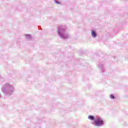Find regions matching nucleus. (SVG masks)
<instances>
[{
    "label": "nucleus",
    "instance_id": "f257e3e1",
    "mask_svg": "<svg viewBox=\"0 0 128 128\" xmlns=\"http://www.w3.org/2000/svg\"><path fill=\"white\" fill-rule=\"evenodd\" d=\"M94 124L96 126H100L104 124V121L100 118H98L94 121Z\"/></svg>",
    "mask_w": 128,
    "mask_h": 128
},
{
    "label": "nucleus",
    "instance_id": "f03ea898",
    "mask_svg": "<svg viewBox=\"0 0 128 128\" xmlns=\"http://www.w3.org/2000/svg\"><path fill=\"white\" fill-rule=\"evenodd\" d=\"M92 36L93 38H96V33L94 30H92Z\"/></svg>",
    "mask_w": 128,
    "mask_h": 128
},
{
    "label": "nucleus",
    "instance_id": "7ed1b4c3",
    "mask_svg": "<svg viewBox=\"0 0 128 128\" xmlns=\"http://www.w3.org/2000/svg\"><path fill=\"white\" fill-rule=\"evenodd\" d=\"M88 118L90 120H94V117L90 115L88 116Z\"/></svg>",
    "mask_w": 128,
    "mask_h": 128
},
{
    "label": "nucleus",
    "instance_id": "20e7f679",
    "mask_svg": "<svg viewBox=\"0 0 128 128\" xmlns=\"http://www.w3.org/2000/svg\"><path fill=\"white\" fill-rule=\"evenodd\" d=\"M110 98L112 99L114 98V96L112 94L110 95Z\"/></svg>",
    "mask_w": 128,
    "mask_h": 128
}]
</instances>
